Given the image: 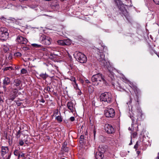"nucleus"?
Returning a JSON list of instances; mask_svg holds the SVG:
<instances>
[{"label": "nucleus", "instance_id": "f257e3e1", "mask_svg": "<svg viewBox=\"0 0 159 159\" xmlns=\"http://www.w3.org/2000/svg\"><path fill=\"white\" fill-rule=\"evenodd\" d=\"M99 46H96V47L97 49V52L95 54V57L99 61L100 64L105 67H107L110 65L109 62L105 58V55L102 52H106L107 50V47L104 46L102 43L99 44Z\"/></svg>", "mask_w": 159, "mask_h": 159}, {"label": "nucleus", "instance_id": "f03ea898", "mask_svg": "<svg viewBox=\"0 0 159 159\" xmlns=\"http://www.w3.org/2000/svg\"><path fill=\"white\" fill-rule=\"evenodd\" d=\"M114 1L119 8L120 14L122 16H124L127 18L128 16V12L122 2L120 0H114Z\"/></svg>", "mask_w": 159, "mask_h": 159}, {"label": "nucleus", "instance_id": "7ed1b4c3", "mask_svg": "<svg viewBox=\"0 0 159 159\" xmlns=\"http://www.w3.org/2000/svg\"><path fill=\"white\" fill-rule=\"evenodd\" d=\"M100 99L101 102H106L107 103H110L112 101V96L111 93L105 92L101 94Z\"/></svg>", "mask_w": 159, "mask_h": 159}, {"label": "nucleus", "instance_id": "20e7f679", "mask_svg": "<svg viewBox=\"0 0 159 159\" xmlns=\"http://www.w3.org/2000/svg\"><path fill=\"white\" fill-rule=\"evenodd\" d=\"M91 80L93 83L97 82L96 85H98L100 82H102L104 84L106 83V81L104 79V76L100 73L93 75L92 77Z\"/></svg>", "mask_w": 159, "mask_h": 159}, {"label": "nucleus", "instance_id": "39448f33", "mask_svg": "<svg viewBox=\"0 0 159 159\" xmlns=\"http://www.w3.org/2000/svg\"><path fill=\"white\" fill-rule=\"evenodd\" d=\"M74 57L80 62L85 63L87 61V57L83 53L79 52H76L74 54Z\"/></svg>", "mask_w": 159, "mask_h": 159}, {"label": "nucleus", "instance_id": "423d86ee", "mask_svg": "<svg viewBox=\"0 0 159 159\" xmlns=\"http://www.w3.org/2000/svg\"><path fill=\"white\" fill-rule=\"evenodd\" d=\"M39 40L43 44L47 45L50 44L52 41V39L49 37L44 34L41 35Z\"/></svg>", "mask_w": 159, "mask_h": 159}, {"label": "nucleus", "instance_id": "0eeeda50", "mask_svg": "<svg viewBox=\"0 0 159 159\" xmlns=\"http://www.w3.org/2000/svg\"><path fill=\"white\" fill-rule=\"evenodd\" d=\"M9 37V33L7 30L4 28H0V38L3 40H6Z\"/></svg>", "mask_w": 159, "mask_h": 159}, {"label": "nucleus", "instance_id": "6e6552de", "mask_svg": "<svg viewBox=\"0 0 159 159\" xmlns=\"http://www.w3.org/2000/svg\"><path fill=\"white\" fill-rule=\"evenodd\" d=\"M115 114V111L112 108H108L104 111V115L107 117H113Z\"/></svg>", "mask_w": 159, "mask_h": 159}, {"label": "nucleus", "instance_id": "1a4fd4ad", "mask_svg": "<svg viewBox=\"0 0 159 159\" xmlns=\"http://www.w3.org/2000/svg\"><path fill=\"white\" fill-rule=\"evenodd\" d=\"M18 90L16 88L13 89L9 95V100L13 101L17 96Z\"/></svg>", "mask_w": 159, "mask_h": 159}, {"label": "nucleus", "instance_id": "9d476101", "mask_svg": "<svg viewBox=\"0 0 159 159\" xmlns=\"http://www.w3.org/2000/svg\"><path fill=\"white\" fill-rule=\"evenodd\" d=\"M16 41L20 44H26L27 42V40L26 38L20 35L17 36Z\"/></svg>", "mask_w": 159, "mask_h": 159}, {"label": "nucleus", "instance_id": "9b49d317", "mask_svg": "<svg viewBox=\"0 0 159 159\" xmlns=\"http://www.w3.org/2000/svg\"><path fill=\"white\" fill-rule=\"evenodd\" d=\"M105 130L108 134H111L115 132L114 129L112 126L108 124L105 125Z\"/></svg>", "mask_w": 159, "mask_h": 159}, {"label": "nucleus", "instance_id": "f8f14e48", "mask_svg": "<svg viewBox=\"0 0 159 159\" xmlns=\"http://www.w3.org/2000/svg\"><path fill=\"white\" fill-rule=\"evenodd\" d=\"M70 80L72 81L71 84L74 88L76 89H78L79 88L78 84L76 82L75 78L73 76H71L70 77Z\"/></svg>", "mask_w": 159, "mask_h": 159}, {"label": "nucleus", "instance_id": "ddd939ff", "mask_svg": "<svg viewBox=\"0 0 159 159\" xmlns=\"http://www.w3.org/2000/svg\"><path fill=\"white\" fill-rule=\"evenodd\" d=\"M137 112H138L137 115V119L136 121H135V122L134 123L136 124L137 122V121H141L143 120L142 117L143 114L142 113L141 111L139 110L137 111Z\"/></svg>", "mask_w": 159, "mask_h": 159}, {"label": "nucleus", "instance_id": "4468645a", "mask_svg": "<svg viewBox=\"0 0 159 159\" xmlns=\"http://www.w3.org/2000/svg\"><path fill=\"white\" fill-rule=\"evenodd\" d=\"M103 152L99 151L96 152L95 157L96 159H102L103 157Z\"/></svg>", "mask_w": 159, "mask_h": 159}, {"label": "nucleus", "instance_id": "2eb2a0df", "mask_svg": "<svg viewBox=\"0 0 159 159\" xmlns=\"http://www.w3.org/2000/svg\"><path fill=\"white\" fill-rule=\"evenodd\" d=\"M9 151L8 148L7 147L2 146L1 147V154L2 156H4Z\"/></svg>", "mask_w": 159, "mask_h": 159}, {"label": "nucleus", "instance_id": "dca6fc26", "mask_svg": "<svg viewBox=\"0 0 159 159\" xmlns=\"http://www.w3.org/2000/svg\"><path fill=\"white\" fill-rule=\"evenodd\" d=\"M10 82V79L7 77H5L3 81V84L5 85H7Z\"/></svg>", "mask_w": 159, "mask_h": 159}, {"label": "nucleus", "instance_id": "f3484780", "mask_svg": "<svg viewBox=\"0 0 159 159\" xmlns=\"http://www.w3.org/2000/svg\"><path fill=\"white\" fill-rule=\"evenodd\" d=\"M21 80L19 79H15L13 82L14 86L18 87L21 83Z\"/></svg>", "mask_w": 159, "mask_h": 159}, {"label": "nucleus", "instance_id": "a211bd4d", "mask_svg": "<svg viewBox=\"0 0 159 159\" xmlns=\"http://www.w3.org/2000/svg\"><path fill=\"white\" fill-rule=\"evenodd\" d=\"M129 85L130 87H131L134 89V91L135 93H136V92H137L138 89L137 87H136V86L134 85L133 84V83L130 82H129Z\"/></svg>", "mask_w": 159, "mask_h": 159}, {"label": "nucleus", "instance_id": "6ab92c4d", "mask_svg": "<svg viewBox=\"0 0 159 159\" xmlns=\"http://www.w3.org/2000/svg\"><path fill=\"white\" fill-rule=\"evenodd\" d=\"M0 20H1L4 23H5V22H8V19L5 18L3 16H0Z\"/></svg>", "mask_w": 159, "mask_h": 159}, {"label": "nucleus", "instance_id": "aec40b11", "mask_svg": "<svg viewBox=\"0 0 159 159\" xmlns=\"http://www.w3.org/2000/svg\"><path fill=\"white\" fill-rule=\"evenodd\" d=\"M39 76L41 77L43 79H45L47 78L48 76V75H47L46 73H42Z\"/></svg>", "mask_w": 159, "mask_h": 159}, {"label": "nucleus", "instance_id": "412c9836", "mask_svg": "<svg viewBox=\"0 0 159 159\" xmlns=\"http://www.w3.org/2000/svg\"><path fill=\"white\" fill-rule=\"evenodd\" d=\"M84 136L83 135H81L80 138L79 142L82 145L84 143Z\"/></svg>", "mask_w": 159, "mask_h": 159}, {"label": "nucleus", "instance_id": "4be33fe9", "mask_svg": "<svg viewBox=\"0 0 159 159\" xmlns=\"http://www.w3.org/2000/svg\"><path fill=\"white\" fill-rule=\"evenodd\" d=\"M129 114H130V113H129ZM129 116L130 117V118L132 120V125H133V124L134 125V123L135 122V121L134 119V118L133 117V116H132L131 114H129Z\"/></svg>", "mask_w": 159, "mask_h": 159}, {"label": "nucleus", "instance_id": "5701e85b", "mask_svg": "<svg viewBox=\"0 0 159 159\" xmlns=\"http://www.w3.org/2000/svg\"><path fill=\"white\" fill-rule=\"evenodd\" d=\"M20 130H19L18 131H17L16 134V137L17 138H20V134L21 133L20 130L21 129V128H20Z\"/></svg>", "mask_w": 159, "mask_h": 159}, {"label": "nucleus", "instance_id": "b1692460", "mask_svg": "<svg viewBox=\"0 0 159 159\" xmlns=\"http://www.w3.org/2000/svg\"><path fill=\"white\" fill-rule=\"evenodd\" d=\"M50 89L51 88L49 86H47L46 88H45L44 91L46 93H47V92L50 93L51 92Z\"/></svg>", "mask_w": 159, "mask_h": 159}, {"label": "nucleus", "instance_id": "393cba45", "mask_svg": "<svg viewBox=\"0 0 159 159\" xmlns=\"http://www.w3.org/2000/svg\"><path fill=\"white\" fill-rule=\"evenodd\" d=\"M57 43L58 44L61 45H64V43L65 42H64V40H59L57 41Z\"/></svg>", "mask_w": 159, "mask_h": 159}, {"label": "nucleus", "instance_id": "a878e982", "mask_svg": "<svg viewBox=\"0 0 159 159\" xmlns=\"http://www.w3.org/2000/svg\"><path fill=\"white\" fill-rule=\"evenodd\" d=\"M14 155L16 156H18V157L19 158L20 156V154H19V151L17 150H16L14 152Z\"/></svg>", "mask_w": 159, "mask_h": 159}, {"label": "nucleus", "instance_id": "bb28decb", "mask_svg": "<svg viewBox=\"0 0 159 159\" xmlns=\"http://www.w3.org/2000/svg\"><path fill=\"white\" fill-rule=\"evenodd\" d=\"M56 119L58 121V122H60L62 121V119L60 116H58L56 117Z\"/></svg>", "mask_w": 159, "mask_h": 159}, {"label": "nucleus", "instance_id": "cd10ccee", "mask_svg": "<svg viewBox=\"0 0 159 159\" xmlns=\"http://www.w3.org/2000/svg\"><path fill=\"white\" fill-rule=\"evenodd\" d=\"M9 69H10L11 70H13V68L12 66H9V67H5L4 69H3V71H7L8 70H9Z\"/></svg>", "mask_w": 159, "mask_h": 159}, {"label": "nucleus", "instance_id": "c85d7f7f", "mask_svg": "<svg viewBox=\"0 0 159 159\" xmlns=\"http://www.w3.org/2000/svg\"><path fill=\"white\" fill-rule=\"evenodd\" d=\"M64 42H65L64 45H70V40L65 39L64 40Z\"/></svg>", "mask_w": 159, "mask_h": 159}, {"label": "nucleus", "instance_id": "c756f323", "mask_svg": "<svg viewBox=\"0 0 159 159\" xmlns=\"http://www.w3.org/2000/svg\"><path fill=\"white\" fill-rule=\"evenodd\" d=\"M76 68V67L75 65L73 64L71 65L70 64V70H75Z\"/></svg>", "mask_w": 159, "mask_h": 159}, {"label": "nucleus", "instance_id": "7c9ffc66", "mask_svg": "<svg viewBox=\"0 0 159 159\" xmlns=\"http://www.w3.org/2000/svg\"><path fill=\"white\" fill-rule=\"evenodd\" d=\"M2 93H1L0 92V103H2L3 102V101L2 98L3 97V96L2 95Z\"/></svg>", "mask_w": 159, "mask_h": 159}, {"label": "nucleus", "instance_id": "2f4dec72", "mask_svg": "<svg viewBox=\"0 0 159 159\" xmlns=\"http://www.w3.org/2000/svg\"><path fill=\"white\" fill-rule=\"evenodd\" d=\"M14 55L15 56L17 57H20L21 56V53L19 52L15 53Z\"/></svg>", "mask_w": 159, "mask_h": 159}, {"label": "nucleus", "instance_id": "473e14b6", "mask_svg": "<svg viewBox=\"0 0 159 159\" xmlns=\"http://www.w3.org/2000/svg\"><path fill=\"white\" fill-rule=\"evenodd\" d=\"M21 72L22 74H25L27 72V71L25 69L23 68L21 70Z\"/></svg>", "mask_w": 159, "mask_h": 159}, {"label": "nucleus", "instance_id": "72a5a7b5", "mask_svg": "<svg viewBox=\"0 0 159 159\" xmlns=\"http://www.w3.org/2000/svg\"><path fill=\"white\" fill-rule=\"evenodd\" d=\"M8 19V23L9 22V21L10 20V21H12L13 22H14L16 20V19L14 18H13L11 17H9V19Z\"/></svg>", "mask_w": 159, "mask_h": 159}, {"label": "nucleus", "instance_id": "f704fd0d", "mask_svg": "<svg viewBox=\"0 0 159 159\" xmlns=\"http://www.w3.org/2000/svg\"><path fill=\"white\" fill-rule=\"evenodd\" d=\"M132 98L131 97H130V100L129 102L127 103V104L128 105L129 104L130 105H131V106H132ZM132 107H131V109H132Z\"/></svg>", "mask_w": 159, "mask_h": 159}, {"label": "nucleus", "instance_id": "c9c22d12", "mask_svg": "<svg viewBox=\"0 0 159 159\" xmlns=\"http://www.w3.org/2000/svg\"><path fill=\"white\" fill-rule=\"evenodd\" d=\"M24 142L23 141L22 139H20L19 140V144L20 146H23L24 144Z\"/></svg>", "mask_w": 159, "mask_h": 159}, {"label": "nucleus", "instance_id": "e433bc0d", "mask_svg": "<svg viewBox=\"0 0 159 159\" xmlns=\"http://www.w3.org/2000/svg\"><path fill=\"white\" fill-rule=\"evenodd\" d=\"M58 52H57V51L55 52L52 53H51V55L52 56H53V55L57 56L58 54L57 53H58Z\"/></svg>", "mask_w": 159, "mask_h": 159}, {"label": "nucleus", "instance_id": "4c0bfd02", "mask_svg": "<svg viewBox=\"0 0 159 159\" xmlns=\"http://www.w3.org/2000/svg\"><path fill=\"white\" fill-rule=\"evenodd\" d=\"M65 152H68V148L66 147L65 148H61Z\"/></svg>", "mask_w": 159, "mask_h": 159}, {"label": "nucleus", "instance_id": "58836bf2", "mask_svg": "<svg viewBox=\"0 0 159 159\" xmlns=\"http://www.w3.org/2000/svg\"><path fill=\"white\" fill-rule=\"evenodd\" d=\"M32 46L34 47H40L41 46V45H38L37 44H32Z\"/></svg>", "mask_w": 159, "mask_h": 159}, {"label": "nucleus", "instance_id": "ea45409f", "mask_svg": "<svg viewBox=\"0 0 159 159\" xmlns=\"http://www.w3.org/2000/svg\"><path fill=\"white\" fill-rule=\"evenodd\" d=\"M137 135V133L136 132H134L132 134V137L133 138H135Z\"/></svg>", "mask_w": 159, "mask_h": 159}, {"label": "nucleus", "instance_id": "a19ab883", "mask_svg": "<svg viewBox=\"0 0 159 159\" xmlns=\"http://www.w3.org/2000/svg\"><path fill=\"white\" fill-rule=\"evenodd\" d=\"M153 1L156 4H159V0H153Z\"/></svg>", "mask_w": 159, "mask_h": 159}, {"label": "nucleus", "instance_id": "79ce46f5", "mask_svg": "<svg viewBox=\"0 0 159 159\" xmlns=\"http://www.w3.org/2000/svg\"><path fill=\"white\" fill-rule=\"evenodd\" d=\"M67 143H64L63 145L61 148H64L66 147Z\"/></svg>", "mask_w": 159, "mask_h": 159}, {"label": "nucleus", "instance_id": "37998d69", "mask_svg": "<svg viewBox=\"0 0 159 159\" xmlns=\"http://www.w3.org/2000/svg\"><path fill=\"white\" fill-rule=\"evenodd\" d=\"M138 141H137L135 145L134 146V148L136 149H137L138 148Z\"/></svg>", "mask_w": 159, "mask_h": 159}, {"label": "nucleus", "instance_id": "c03bdc74", "mask_svg": "<svg viewBox=\"0 0 159 159\" xmlns=\"http://www.w3.org/2000/svg\"><path fill=\"white\" fill-rule=\"evenodd\" d=\"M12 56L11 54H9L8 57V59L9 60H11L12 58Z\"/></svg>", "mask_w": 159, "mask_h": 159}, {"label": "nucleus", "instance_id": "a18cd8bd", "mask_svg": "<svg viewBox=\"0 0 159 159\" xmlns=\"http://www.w3.org/2000/svg\"><path fill=\"white\" fill-rule=\"evenodd\" d=\"M75 120V117H74L72 116L70 117V121H73Z\"/></svg>", "mask_w": 159, "mask_h": 159}, {"label": "nucleus", "instance_id": "49530a36", "mask_svg": "<svg viewBox=\"0 0 159 159\" xmlns=\"http://www.w3.org/2000/svg\"><path fill=\"white\" fill-rule=\"evenodd\" d=\"M96 131L95 129H94L93 130V134H94V138H95L96 135Z\"/></svg>", "mask_w": 159, "mask_h": 159}, {"label": "nucleus", "instance_id": "de8ad7c7", "mask_svg": "<svg viewBox=\"0 0 159 159\" xmlns=\"http://www.w3.org/2000/svg\"><path fill=\"white\" fill-rule=\"evenodd\" d=\"M69 103H70V102H68L67 104V106L68 108L69 109H70V105H69Z\"/></svg>", "mask_w": 159, "mask_h": 159}, {"label": "nucleus", "instance_id": "09e8293b", "mask_svg": "<svg viewBox=\"0 0 159 159\" xmlns=\"http://www.w3.org/2000/svg\"><path fill=\"white\" fill-rule=\"evenodd\" d=\"M40 102L44 103L45 102V100L43 99L41 101H40Z\"/></svg>", "mask_w": 159, "mask_h": 159}, {"label": "nucleus", "instance_id": "8fccbe9b", "mask_svg": "<svg viewBox=\"0 0 159 159\" xmlns=\"http://www.w3.org/2000/svg\"><path fill=\"white\" fill-rule=\"evenodd\" d=\"M156 159H159V152L158 153V155L157 157H156Z\"/></svg>", "mask_w": 159, "mask_h": 159}, {"label": "nucleus", "instance_id": "3c124183", "mask_svg": "<svg viewBox=\"0 0 159 159\" xmlns=\"http://www.w3.org/2000/svg\"><path fill=\"white\" fill-rule=\"evenodd\" d=\"M140 152L139 151H138L137 152V153L138 155H139V154L140 153Z\"/></svg>", "mask_w": 159, "mask_h": 159}, {"label": "nucleus", "instance_id": "603ef678", "mask_svg": "<svg viewBox=\"0 0 159 159\" xmlns=\"http://www.w3.org/2000/svg\"><path fill=\"white\" fill-rule=\"evenodd\" d=\"M6 86H7V85H3V87L4 88V89H6Z\"/></svg>", "mask_w": 159, "mask_h": 159}, {"label": "nucleus", "instance_id": "864d4df0", "mask_svg": "<svg viewBox=\"0 0 159 159\" xmlns=\"http://www.w3.org/2000/svg\"><path fill=\"white\" fill-rule=\"evenodd\" d=\"M132 144V139H131V140L130 141V142L129 143V145H131Z\"/></svg>", "mask_w": 159, "mask_h": 159}, {"label": "nucleus", "instance_id": "5fc2aeb1", "mask_svg": "<svg viewBox=\"0 0 159 159\" xmlns=\"http://www.w3.org/2000/svg\"><path fill=\"white\" fill-rule=\"evenodd\" d=\"M21 157H23L24 156V153H22L21 155H20Z\"/></svg>", "mask_w": 159, "mask_h": 159}, {"label": "nucleus", "instance_id": "6e6d98bb", "mask_svg": "<svg viewBox=\"0 0 159 159\" xmlns=\"http://www.w3.org/2000/svg\"><path fill=\"white\" fill-rule=\"evenodd\" d=\"M81 91H80V92H78V94L79 95H80L81 94Z\"/></svg>", "mask_w": 159, "mask_h": 159}, {"label": "nucleus", "instance_id": "4d7b16f0", "mask_svg": "<svg viewBox=\"0 0 159 159\" xmlns=\"http://www.w3.org/2000/svg\"><path fill=\"white\" fill-rule=\"evenodd\" d=\"M11 154H10L8 156V158L9 159L11 157Z\"/></svg>", "mask_w": 159, "mask_h": 159}, {"label": "nucleus", "instance_id": "13d9d810", "mask_svg": "<svg viewBox=\"0 0 159 159\" xmlns=\"http://www.w3.org/2000/svg\"><path fill=\"white\" fill-rule=\"evenodd\" d=\"M17 93H18V95H20L21 94V93L20 92H18Z\"/></svg>", "mask_w": 159, "mask_h": 159}, {"label": "nucleus", "instance_id": "bf43d9fd", "mask_svg": "<svg viewBox=\"0 0 159 159\" xmlns=\"http://www.w3.org/2000/svg\"><path fill=\"white\" fill-rule=\"evenodd\" d=\"M25 143L26 144H27V141H25Z\"/></svg>", "mask_w": 159, "mask_h": 159}, {"label": "nucleus", "instance_id": "052dcab7", "mask_svg": "<svg viewBox=\"0 0 159 159\" xmlns=\"http://www.w3.org/2000/svg\"><path fill=\"white\" fill-rule=\"evenodd\" d=\"M157 55L158 56V57H159V52L158 54H157Z\"/></svg>", "mask_w": 159, "mask_h": 159}, {"label": "nucleus", "instance_id": "680f3d73", "mask_svg": "<svg viewBox=\"0 0 159 159\" xmlns=\"http://www.w3.org/2000/svg\"><path fill=\"white\" fill-rule=\"evenodd\" d=\"M134 102H138V100H137L136 102V101H135V100H134Z\"/></svg>", "mask_w": 159, "mask_h": 159}, {"label": "nucleus", "instance_id": "e2e57ef3", "mask_svg": "<svg viewBox=\"0 0 159 159\" xmlns=\"http://www.w3.org/2000/svg\"><path fill=\"white\" fill-rule=\"evenodd\" d=\"M70 60H71V58L70 57Z\"/></svg>", "mask_w": 159, "mask_h": 159}, {"label": "nucleus", "instance_id": "0e129e2a", "mask_svg": "<svg viewBox=\"0 0 159 159\" xmlns=\"http://www.w3.org/2000/svg\"><path fill=\"white\" fill-rule=\"evenodd\" d=\"M25 48V47H23V49H24V48Z\"/></svg>", "mask_w": 159, "mask_h": 159}, {"label": "nucleus", "instance_id": "69168bd1", "mask_svg": "<svg viewBox=\"0 0 159 159\" xmlns=\"http://www.w3.org/2000/svg\"><path fill=\"white\" fill-rule=\"evenodd\" d=\"M61 1H64V0H61Z\"/></svg>", "mask_w": 159, "mask_h": 159}, {"label": "nucleus", "instance_id": "338daca9", "mask_svg": "<svg viewBox=\"0 0 159 159\" xmlns=\"http://www.w3.org/2000/svg\"><path fill=\"white\" fill-rule=\"evenodd\" d=\"M20 89H21V88H20V89H19V90H20Z\"/></svg>", "mask_w": 159, "mask_h": 159}, {"label": "nucleus", "instance_id": "774afa93", "mask_svg": "<svg viewBox=\"0 0 159 159\" xmlns=\"http://www.w3.org/2000/svg\"><path fill=\"white\" fill-rule=\"evenodd\" d=\"M96 83H95V84H94V85H96Z\"/></svg>", "mask_w": 159, "mask_h": 159}]
</instances>
